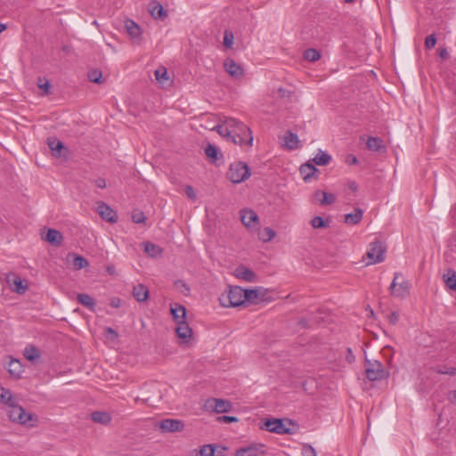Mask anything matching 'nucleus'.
I'll return each instance as SVG.
<instances>
[{"label": "nucleus", "instance_id": "nucleus-39", "mask_svg": "<svg viewBox=\"0 0 456 456\" xmlns=\"http://www.w3.org/2000/svg\"><path fill=\"white\" fill-rule=\"evenodd\" d=\"M368 150L379 151L382 147V141L378 137H369L366 142Z\"/></svg>", "mask_w": 456, "mask_h": 456}, {"label": "nucleus", "instance_id": "nucleus-56", "mask_svg": "<svg viewBox=\"0 0 456 456\" xmlns=\"http://www.w3.org/2000/svg\"><path fill=\"white\" fill-rule=\"evenodd\" d=\"M438 372L442 373V374H448L451 376H454V375H456V368H454V367L446 368L444 370H439Z\"/></svg>", "mask_w": 456, "mask_h": 456}, {"label": "nucleus", "instance_id": "nucleus-59", "mask_svg": "<svg viewBox=\"0 0 456 456\" xmlns=\"http://www.w3.org/2000/svg\"><path fill=\"white\" fill-rule=\"evenodd\" d=\"M110 305L114 308H118L121 305V300L118 297H113L110 300Z\"/></svg>", "mask_w": 456, "mask_h": 456}, {"label": "nucleus", "instance_id": "nucleus-63", "mask_svg": "<svg viewBox=\"0 0 456 456\" xmlns=\"http://www.w3.org/2000/svg\"><path fill=\"white\" fill-rule=\"evenodd\" d=\"M349 189H350L351 191H357V189H358V185H357V183H356L355 182H351V183H349Z\"/></svg>", "mask_w": 456, "mask_h": 456}, {"label": "nucleus", "instance_id": "nucleus-64", "mask_svg": "<svg viewBox=\"0 0 456 456\" xmlns=\"http://www.w3.org/2000/svg\"><path fill=\"white\" fill-rule=\"evenodd\" d=\"M451 402L456 403V389L452 393Z\"/></svg>", "mask_w": 456, "mask_h": 456}, {"label": "nucleus", "instance_id": "nucleus-45", "mask_svg": "<svg viewBox=\"0 0 456 456\" xmlns=\"http://www.w3.org/2000/svg\"><path fill=\"white\" fill-rule=\"evenodd\" d=\"M87 76H88V79L91 82H94L96 84L102 83V71H100L98 69H92L88 72Z\"/></svg>", "mask_w": 456, "mask_h": 456}, {"label": "nucleus", "instance_id": "nucleus-26", "mask_svg": "<svg viewBox=\"0 0 456 456\" xmlns=\"http://www.w3.org/2000/svg\"><path fill=\"white\" fill-rule=\"evenodd\" d=\"M299 171L304 181L307 182L318 169L313 164L307 162L300 167Z\"/></svg>", "mask_w": 456, "mask_h": 456}, {"label": "nucleus", "instance_id": "nucleus-30", "mask_svg": "<svg viewBox=\"0 0 456 456\" xmlns=\"http://www.w3.org/2000/svg\"><path fill=\"white\" fill-rule=\"evenodd\" d=\"M8 371L13 377L19 378L23 372L22 364L19 360L12 359L8 363Z\"/></svg>", "mask_w": 456, "mask_h": 456}, {"label": "nucleus", "instance_id": "nucleus-52", "mask_svg": "<svg viewBox=\"0 0 456 456\" xmlns=\"http://www.w3.org/2000/svg\"><path fill=\"white\" fill-rule=\"evenodd\" d=\"M184 191H185L186 196L190 200H191L193 201L196 200L197 196H196L195 191H194V189L191 185H186L185 188H184Z\"/></svg>", "mask_w": 456, "mask_h": 456}, {"label": "nucleus", "instance_id": "nucleus-61", "mask_svg": "<svg viewBox=\"0 0 456 456\" xmlns=\"http://www.w3.org/2000/svg\"><path fill=\"white\" fill-rule=\"evenodd\" d=\"M439 56L442 59H447L449 57V53H448V51L446 49H440Z\"/></svg>", "mask_w": 456, "mask_h": 456}, {"label": "nucleus", "instance_id": "nucleus-53", "mask_svg": "<svg viewBox=\"0 0 456 456\" xmlns=\"http://www.w3.org/2000/svg\"><path fill=\"white\" fill-rule=\"evenodd\" d=\"M175 287L181 293L184 295H187L190 290L189 287L181 281L175 282Z\"/></svg>", "mask_w": 456, "mask_h": 456}, {"label": "nucleus", "instance_id": "nucleus-37", "mask_svg": "<svg viewBox=\"0 0 456 456\" xmlns=\"http://www.w3.org/2000/svg\"><path fill=\"white\" fill-rule=\"evenodd\" d=\"M47 143L53 154L55 156H59L61 150L64 148V144L56 138H49Z\"/></svg>", "mask_w": 456, "mask_h": 456}, {"label": "nucleus", "instance_id": "nucleus-58", "mask_svg": "<svg viewBox=\"0 0 456 456\" xmlns=\"http://www.w3.org/2000/svg\"><path fill=\"white\" fill-rule=\"evenodd\" d=\"M346 162L349 165H355L358 163V159L355 156L350 154L346 156Z\"/></svg>", "mask_w": 456, "mask_h": 456}, {"label": "nucleus", "instance_id": "nucleus-5", "mask_svg": "<svg viewBox=\"0 0 456 456\" xmlns=\"http://www.w3.org/2000/svg\"><path fill=\"white\" fill-rule=\"evenodd\" d=\"M250 176L248 166L241 161L230 165L227 178L233 183H240Z\"/></svg>", "mask_w": 456, "mask_h": 456}, {"label": "nucleus", "instance_id": "nucleus-33", "mask_svg": "<svg viewBox=\"0 0 456 456\" xmlns=\"http://www.w3.org/2000/svg\"><path fill=\"white\" fill-rule=\"evenodd\" d=\"M330 160L331 156L321 150H319L318 153L313 159V161L318 166H326L330 162Z\"/></svg>", "mask_w": 456, "mask_h": 456}, {"label": "nucleus", "instance_id": "nucleus-12", "mask_svg": "<svg viewBox=\"0 0 456 456\" xmlns=\"http://www.w3.org/2000/svg\"><path fill=\"white\" fill-rule=\"evenodd\" d=\"M97 212L103 220L109 223L114 224L118 221L117 213L110 206L102 201L98 202Z\"/></svg>", "mask_w": 456, "mask_h": 456}, {"label": "nucleus", "instance_id": "nucleus-50", "mask_svg": "<svg viewBox=\"0 0 456 456\" xmlns=\"http://www.w3.org/2000/svg\"><path fill=\"white\" fill-rule=\"evenodd\" d=\"M436 44V37L434 34L432 35H429L426 37L425 39V46L428 48V49H431L433 47H435Z\"/></svg>", "mask_w": 456, "mask_h": 456}, {"label": "nucleus", "instance_id": "nucleus-41", "mask_svg": "<svg viewBox=\"0 0 456 456\" xmlns=\"http://www.w3.org/2000/svg\"><path fill=\"white\" fill-rule=\"evenodd\" d=\"M275 232L270 228L265 227L261 232H259V239L264 242H268L275 237Z\"/></svg>", "mask_w": 456, "mask_h": 456}, {"label": "nucleus", "instance_id": "nucleus-47", "mask_svg": "<svg viewBox=\"0 0 456 456\" xmlns=\"http://www.w3.org/2000/svg\"><path fill=\"white\" fill-rule=\"evenodd\" d=\"M216 449L214 444H205L201 446V456H215Z\"/></svg>", "mask_w": 456, "mask_h": 456}, {"label": "nucleus", "instance_id": "nucleus-2", "mask_svg": "<svg viewBox=\"0 0 456 456\" xmlns=\"http://www.w3.org/2000/svg\"><path fill=\"white\" fill-rule=\"evenodd\" d=\"M244 289L240 286H231L227 292L221 294L219 301L224 307H236L244 305Z\"/></svg>", "mask_w": 456, "mask_h": 456}, {"label": "nucleus", "instance_id": "nucleus-46", "mask_svg": "<svg viewBox=\"0 0 456 456\" xmlns=\"http://www.w3.org/2000/svg\"><path fill=\"white\" fill-rule=\"evenodd\" d=\"M201 119H204V124H201V127H204L205 125H209V126H220L219 124H217V120H216V118L211 114H202L201 113Z\"/></svg>", "mask_w": 456, "mask_h": 456}, {"label": "nucleus", "instance_id": "nucleus-14", "mask_svg": "<svg viewBox=\"0 0 456 456\" xmlns=\"http://www.w3.org/2000/svg\"><path fill=\"white\" fill-rule=\"evenodd\" d=\"M224 67L225 71L233 78L239 79L244 76L243 68L232 59H226Z\"/></svg>", "mask_w": 456, "mask_h": 456}, {"label": "nucleus", "instance_id": "nucleus-34", "mask_svg": "<svg viewBox=\"0 0 456 456\" xmlns=\"http://www.w3.org/2000/svg\"><path fill=\"white\" fill-rule=\"evenodd\" d=\"M91 418L94 422L101 424H108L111 420L110 414L104 411H94L91 414Z\"/></svg>", "mask_w": 456, "mask_h": 456}, {"label": "nucleus", "instance_id": "nucleus-55", "mask_svg": "<svg viewBox=\"0 0 456 456\" xmlns=\"http://www.w3.org/2000/svg\"><path fill=\"white\" fill-rule=\"evenodd\" d=\"M388 322L390 324H396L399 321V314L396 312H392L388 316Z\"/></svg>", "mask_w": 456, "mask_h": 456}, {"label": "nucleus", "instance_id": "nucleus-57", "mask_svg": "<svg viewBox=\"0 0 456 456\" xmlns=\"http://www.w3.org/2000/svg\"><path fill=\"white\" fill-rule=\"evenodd\" d=\"M50 86L51 85L48 80H45L44 83H42V81L40 80V82L38 83V87L44 89L46 94L49 92Z\"/></svg>", "mask_w": 456, "mask_h": 456}, {"label": "nucleus", "instance_id": "nucleus-31", "mask_svg": "<svg viewBox=\"0 0 456 456\" xmlns=\"http://www.w3.org/2000/svg\"><path fill=\"white\" fill-rule=\"evenodd\" d=\"M23 354L25 358L30 362H36L40 358L39 350L32 345L27 346L25 347Z\"/></svg>", "mask_w": 456, "mask_h": 456}, {"label": "nucleus", "instance_id": "nucleus-44", "mask_svg": "<svg viewBox=\"0 0 456 456\" xmlns=\"http://www.w3.org/2000/svg\"><path fill=\"white\" fill-rule=\"evenodd\" d=\"M234 36L232 31L226 29L224 33V45L231 49L233 45Z\"/></svg>", "mask_w": 456, "mask_h": 456}, {"label": "nucleus", "instance_id": "nucleus-8", "mask_svg": "<svg viewBox=\"0 0 456 456\" xmlns=\"http://www.w3.org/2000/svg\"><path fill=\"white\" fill-rule=\"evenodd\" d=\"M240 218L243 225L250 232L259 229V217L257 214L250 208H243L240 211Z\"/></svg>", "mask_w": 456, "mask_h": 456}, {"label": "nucleus", "instance_id": "nucleus-32", "mask_svg": "<svg viewBox=\"0 0 456 456\" xmlns=\"http://www.w3.org/2000/svg\"><path fill=\"white\" fill-rule=\"evenodd\" d=\"M284 142L285 145L290 150L297 148L299 142L297 135L290 131L285 134Z\"/></svg>", "mask_w": 456, "mask_h": 456}, {"label": "nucleus", "instance_id": "nucleus-36", "mask_svg": "<svg viewBox=\"0 0 456 456\" xmlns=\"http://www.w3.org/2000/svg\"><path fill=\"white\" fill-rule=\"evenodd\" d=\"M69 256L73 257V266L75 270H81L89 265L88 261L79 255L69 254Z\"/></svg>", "mask_w": 456, "mask_h": 456}, {"label": "nucleus", "instance_id": "nucleus-51", "mask_svg": "<svg viewBox=\"0 0 456 456\" xmlns=\"http://www.w3.org/2000/svg\"><path fill=\"white\" fill-rule=\"evenodd\" d=\"M216 420L221 423H232L238 422L239 419L234 416H219L216 418Z\"/></svg>", "mask_w": 456, "mask_h": 456}, {"label": "nucleus", "instance_id": "nucleus-62", "mask_svg": "<svg viewBox=\"0 0 456 456\" xmlns=\"http://www.w3.org/2000/svg\"><path fill=\"white\" fill-rule=\"evenodd\" d=\"M226 450L225 447H217L216 449L215 456H223L224 452Z\"/></svg>", "mask_w": 456, "mask_h": 456}, {"label": "nucleus", "instance_id": "nucleus-18", "mask_svg": "<svg viewBox=\"0 0 456 456\" xmlns=\"http://www.w3.org/2000/svg\"><path fill=\"white\" fill-rule=\"evenodd\" d=\"M170 313L174 322L178 324L186 321V308L178 303H170Z\"/></svg>", "mask_w": 456, "mask_h": 456}, {"label": "nucleus", "instance_id": "nucleus-25", "mask_svg": "<svg viewBox=\"0 0 456 456\" xmlns=\"http://www.w3.org/2000/svg\"><path fill=\"white\" fill-rule=\"evenodd\" d=\"M363 211L360 208H355L353 213L345 215L344 221L347 224H356L361 222Z\"/></svg>", "mask_w": 456, "mask_h": 456}, {"label": "nucleus", "instance_id": "nucleus-23", "mask_svg": "<svg viewBox=\"0 0 456 456\" xmlns=\"http://www.w3.org/2000/svg\"><path fill=\"white\" fill-rule=\"evenodd\" d=\"M314 198L320 202L321 205H330L335 202L336 197L332 193H328L324 191H316Z\"/></svg>", "mask_w": 456, "mask_h": 456}, {"label": "nucleus", "instance_id": "nucleus-6", "mask_svg": "<svg viewBox=\"0 0 456 456\" xmlns=\"http://www.w3.org/2000/svg\"><path fill=\"white\" fill-rule=\"evenodd\" d=\"M232 409V403L226 399L220 398H208L204 402L203 410L208 412L214 413H226Z\"/></svg>", "mask_w": 456, "mask_h": 456}, {"label": "nucleus", "instance_id": "nucleus-16", "mask_svg": "<svg viewBox=\"0 0 456 456\" xmlns=\"http://www.w3.org/2000/svg\"><path fill=\"white\" fill-rule=\"evenodd\" d=\"M264 428L266 430L276 434L289 433V429L285 427L282 419H266L264 423Z\"/></svg>", "mask_w": 456, "mask_h": 456}, {"label": "nucleus", "instance_id": "nucleus-43", "mask_svg": "<svg viewBox=\"0 0 456 456\" xmlns=\"http://www.w3.org/2000/svg\"><path fill=\"white\" fill-rule=\"evenodd\" d=\"M311 225L314 229L326 228L329 226V222L325 221L322 216H315L311 220Z\"/></svg>", "mask_w": 456, "mask_h": 456}, {"label": "nucleus", "instance_id": "nucleus-35", "mask_svg": "<svg viewBox=\"0 0 456 456\" xmlns=\"http://www.w3.org/2000/svg\"><path fill=\"white\" fill-rule=\"evenodd\" d=\"M15 401L16 400L13 397L12 392L8 389H5L4 387L0 386V402L4 403L6 406H8Z\"/></svg>", "mask_w": 456, "mask_h": 456}, {"label": "nucleus", "instance_id": "nucleus-1", "mask_svg": "<svg viewBox=\"0 0 456 456\" xmlns=\"http://www.w3.org/2000/svg\"><path fill=\"white\" fill-rule=\"evenodd\" d=\"M204 128L209 131L216 130L220 135L231 138L235 144L251 146L253 142L249 127L233 118H226L222 126L205 125Z\"/></svg>", "mask_w": 456, "mask_h": 456}, {"label": "nucleus", "instance_id": "nucleus-27", "mask_svg": "<svg viewBox=\"0 0 456 456\" xmlns=\"http://www.w3.org/2000/svg\"><path fill=\"white\" fill-rule=\"evenodd\" d=\"M143 248L145 253L151 257H157L162 254L161 248L150 241L143 243Z\"/></svg>", "mask_w": 456, "mask_h": 456}, {"label": "nucleus", "instance_id": "nucleus-21", "mask_svg": "<svg viewBox=\"0 0 456 456\" xmlns=\"http://www.w3.org/2000/svg\"><path fill=\"white\" fill-rule=\"evenodd\" d=\"M175 333L179 338L183 340V342H187L192 336V330L186 321L176 324Z\"/></svg>", "mask_w": 456, "mask_h": 456}, {"label": "nucleus", "instance_id": "nucleus-13", "mask_svg": "<svg viewBox=\"0 0 456 456\" xmlns=\"http://www.w3.org/2000/svg\"><path fill=\"white\" fill-rule=\"evenodd\" d=\"M6 282L11 290L18 294H23L27 290V286L23 285L22 280L16 273H8L6 275Z\"/></svg>", "mask_w": 456, "mask_h": 456}, {"label": "nucleus", "instance_id": "nucleus-17", "mask_svg": "<svg viewBox=\"0 0 456 456\" xmlns=\"http://www.w3.org/2000/svg\"><path fill=\"white\" fill-rule=\"evenodd\" d=\"M159 428L163 432H177L183 430L184 425L179 419H166L159 423Z\"/></svg>", "mask_w": 456, "mask_h": 456}, {"label": "nucleus", "instance_id": "nucleus-20", "mask_svg": "<svg viewBox=\"0 0 456 456\" xmlns=\"http://www.w3.org/2000/svg\"><path fill=\"white\" fill-rule=\"evenodd\" d=\"M133 296L136 299V301L142 303L148 300L149 298V289L147 287L142 283L134 285L133 287Z\"/></svg>", "mask_w": 456, "mask_h": 456}, {"label": "nucleus", "instance_id": "nucleus-40", "mask_svg": "<svg viewBox=\"0 0 456 456\" xmlns=\"http://www.w3.org/2000/svg\"><path fill=\"white\" fill-rule=\"evenodd\" d=\"M155 77L159 84L165 85L169 79L167 69L165 67H159L155 71Z\"/></svg>", "mask_w": 456, "mask_h": 456}, {"label": "nucleus", "instance_id": "nucleus-11", "mask_svg": "<svg viewBox=\"0 0 456 456\" xmlns=\"http://www.w3.org/2000/svg\"><path fill=\"white\" fill-rule=\"evenodd\" d=\"M205 154L211 164L216 166L224 164V155L215 145L208 143L205 148Z\"/></svg>", "mask_w": 456, "mask_h": 456}, {"label": "nucleus", "instance_id": "nucleus-24", "mask_svg": "<svg viewBox=\"0 0 456 456\" xmlns=\"http://www.w3.org/2000/svg\"><path fill=\"white\" fill-rule=\"evenodd\" d=\"M149 12L154 19H164L167 16L163 6L158 2H151L149 4Z\"/></svg>", "mask_w": 456, "mask_h": 456}, {"label": "nucleus", "instance_id": "nucleus-15", "mask_svg": "<svg viewBox=\"0 0 456 456\" xmlns=\"http://www.w3.org/2000/svg\"><path fill=\"white\" fill-rule=\"evenodd\" d=\"M233 275L248 282H255L257 280L256 274L245 265H239L233 271Z\"/></svg>", "mask_w": 456, "mask_h": 456}, {"label": "nucleus", "instance_id": "nucleus-54", "mask_svg": "<svg viewBox=\"0 0 456 456\" xmlns=\"http://www.w3.org/2000/svg\"><path fill=\"white\" fill-rule=\"evenodd\" d=\"M277 97L279 98H289L291 96V92L289 90H286L284 88H279L277 90Z\"/></svg>", "mask_w": 456, "mask_h": 456}, {"label": "nucleus", "instance_id": "nucleus-7", "mask_svg": "<svg viewBox=\"0 0 456 456\" xmlns=\"http://www.w3.org/2000/svg\"><path fill=\"white\" fill-rule=\"evenodd\" d=\"M389 289L391 294L395 297H404L409 294L410 283L404 281L400 273H395Z\"/></svg>", "mask_w": 456, "mask_h": 456}, {"label": "nucleus", "instance_id": "nucleus-60", "mask_svg": "<svg viewBox=\"0 0 456 456\" xmlns=\"http://www.w3.org/2000/svg\"><path fill=\"white\" fill-rule=\"evenodd\" d=\"M95 185L98 187V188H101V189H103L106 187V182H105V179L103 178H98L95 180Z\"/></svg>", "mask_w": 456, "mask_h": 456}, {"label": "nucleus", "instance_id": "nucleus-9", "mask_svg": "<svg viewBox=\"0 0 456 456\" xmlns=\"http://www.w3.org/2000/svg\"><path fill=\"white\" fill-rule=\"evenodd\" d=\"M386 248L380 241H374L370 244V248L366 253L369 259L367 265H373L383 262L385 259Z\"/></svg>", "mask_w": 456, "mask_h": 456}, {"label": "nucleus", "instance_id": "nucleus-4", "mask_svg": "<svg viewBox=\"0 0 456 456\" xmlns=\"http://www.w3.org/2000/svg\"><path fill=\"white\" fill-rule=\"evenodd\" d=\"M364 368L367 379L371 381L382 380L389 376V371L379 361L366 360Z\"/></svg>", "mask_w": 456, "mask_h": 456}, {"label": "nucleus", "instance_id": "nucleus-22", "mask_svg": "<svg viewBox=\"0 0 456 456\" xmlns=\"http://www.w3.org/2000/svg\"><path fill=\"white\" fill-rule=\"evenodd\" d=\"M44 239L54 246H60L62 243L63 236L58 230L49 229Z\"/></svg>", "mask_w": 456, "mask_h": 456}, {"label": "nucleus", "instance_id": "nucleus-19", "mask_svg": "<svg viewBox=\"0 0 456 456\" xmlns=\"http://www.w3.org/2000/svg\"><path fill=\"white\" fill-rule=\"evenodd\" d=\"M264 445H251L245 448H240L236 452L235 456H264Z\"/></svg>", "mask_w": 456, "mask_h": 456}, {"label": "nucleus", "instance_id": "nucleus-48", "mask_svg": "<svg viewBox=\"0 0 456 456\" xmlns=\"http://www.w3.org/2000/svg\"><path fill=\"white\" fill-rule=\"evenodd\" d=\"M302 455L303 456H316V452L314 448L310 444H304L302 448Z\"/></svg>", "mask_w": 456, "mask_h": 456}, {"label": "nucleus", "instance_id": "nucleus-28", "mask_svg": "<svg viewBox=\"0 0 456 456\" xmlns=\"http://www.w3.org/2000/svg\"><path fill=\"white\" fill-rule=\"evenodd\" d=\"M443 280L445 285L452 290L456 291V272L448 269L447 272L443 275Z\"/></svg>", "mask_w": 456, "mask_h": 456}, {"label": "nucleus", "instance_id": "nucleus-29", "mask_svg": "<svg viewBox=\"0 0 456 456\" xmlns=\"http://www.w3.org/2000/svg\"><path fill=\"white\" fill-rule=\"evenodd\" d=\"M126 32L132 38H139L141 28L132 20H127L125 23Z\"/></svg>", "mask_w": 456, "mask_h": 456}, {"label": "nucleus", "instance_id": "nucleus-38", "mask_svg": "<svg viewBox=\"0 0 456 456\" xmlns=\"http://www.w3.org/2000/svg\"><path fill=\"white\" fill-rule=\"evenodd\" d=\"M77 300L81 305L89 308L90 310H93L95 305L94 298L87 294H78Z\"/></svg>", "mask_w": 456, "mask_h": 456}, {"label": "nucleus", "instance_id": "nucleus-10", "mask_svg": "<svg viewBox=\"0 0 456 456\" xmlns=\"http://www.w3.org/2000/svg\"><path fill=\"white\" fill-rule=\"evenodd\" d=\"M268 290L263 287H256L254 289H244V305H256L265 300Z\"/></svg>", "mask_w": 456, "mask_h": 456}, {"label": "nucleus", "instance_id": "nucleus-49", "mask_svg": "<svg viewBox=\"0 0 456 456\" xmlns=\"http://www.w3.org/2000/svg\"><path fill=\"white\" fill-rule=\"evenodd\" d=\"M133 222L136 224H142L145 221V216L141 211H134L132 215Z\"/></svg>", "mask_w": 456, "mask_h": 456}, {"label": "nucleus", "instance_id": "nucleus-3", "mask_svg": "<svg viewBox=\"0 0 456 456\" xmlns=\"http://www.w3.org/2000/svg\"><path fill=\"white\" fill-rule=\"evenodd\" d=\"M6 411L10 420L12 422L33 426L34 424L30 422L37 420V418L34 414L26 412V411L21 406L16 403V401L7 406Z\"/></svg>", "mask_w": 456, "mask_h": 456}, {"label": "nucleus", "instance_id": "nucleus-42", "mask_svg": "<svg viewBox=\"0 0 456 456\" xmlns=\"http://www.w3.org/2000/svg\"><path fill=\"white\" fill-rule=\"evenodd\" d=\"M304 58L308 61L314 62V61H318L321 58V53L319 51H317L314 48H309L305 51Z\"/></svg>", "mask_w": 456, "mask_h": 456}]
</instances>
